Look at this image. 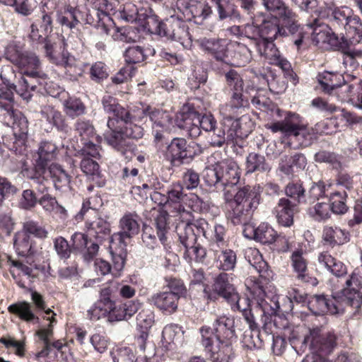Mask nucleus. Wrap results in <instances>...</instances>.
Instances as JSON below:
<instances>
[{
  "instance_id": "09e8293b",
  "label": "nucleus",
  "mask_w": 362,
  "mask_h": 362,
  "mask_svg": "<svg viewBox=\"0 0 362 362\" xmlns=\"http://www.w3.org/2000/svg\"><path fill=\"white\" fill-rule=\"evenodd\" d=\"M21 230L27 233L28 235L30 236L32 235L35 238L42 240L46 239L49 235V232L45 226L31 219L23 222Z\"/></svg>"
},
{
  "instance_id": "49530a36",
  "label": "nucleus",
  "mask_w": 362,
  "mask_h": 362,
  "mask_svg": "<svg viewBox=\"0 0 362 362\" xmlns=\"http://www.w3.org/2000/svg\"><path fill=\"white\" fill-rule=\"evenodd\" d=\"M180 243L185 247H192L197 243V236L190 222H181L176 226Z\"/></svg>"
},
{
  "instance_id": "a211bd4d",
  "label": "nucleus",
  "mask_w": 362,
  "mask_h": 362,
  "mask_svg": "<svg viewBox=\"0 0 362 362\" xmlns=\"http://www.w3.org/2000/svg\"><path fill=\"white\" fill-rule=\"evenodd\" d=\"M4 123L13 129V143L9 148L16 153L25 149L28 122L25 115H2Z\"/></svg>"
},
{
  "instance_id": "393cba45",
  "label": "nucleus",
  "mask_w": 362,
  "mask_h": 362,
  "mask_svg": "<svg viewBox=\"0 0 362 362\" xmlns=\"http://www.w3.org/2000/svg\"><path fill=\"white\" fill-rule=\"evenodd\" d=\"M71 242H74V248L76 253L82 255L84 260H93L98 253L101 243L89 238L85 233L76 232L71 236Z\"/></svg>"
},
{
  "instance_id": "680f3d73",
  "label": "nucleus",
  "mask_w": 362,
  "mask_h": 362,
  "mask_svg": "<svg viewBox=\"0 0 362 362\" xmlns=\"http://www.w3.org/2000/svg\"><path fill=\"white\" fill-rule=\"evenodd\" d=\"M119 17L121 19L129 23L138 22L139 23L141 18L140 17V8H138L134 4H127L120 13Z\"/></svg>"
},
{
  "instance_id": "6e6552de",
  "label": "nucleus",
  "mask_w": 362,
  "mask_h": 362,
  "mask_svg": "<svg viewBox=\"0 0 362 362\" xmlns=\"http://www.w3.org/2000/svg\"><path fill=\"white\" fill-rule=\"evenodd\" d=\"M13 247L19 257L25 258V261L15 260L10 257L8 263L10 266L16 267L24 275L35 279L37 274L35 271H44L45 266L35 262L36 247L35 241L21 230L18 231L13 237Z\"/></svg>"
},
{
  "instance_id": "603ef678",
  "label": "nucleus",
  "mask_w": 362,
  "mask_h": 362,
  "mask_svg": "<svg viewBox=\"0 0 362 362\" xmlns=\"http://www.w3.org/2000/svg\"><path fill=\"white\" fill-rule=\"evenodd\" d=\"M347 194L345 192H335L330 194V202L332 211L337 214H344L348 210L346 204Z\"/></svg>"
},
{
  "instance_id": "bb28decb",
  "label": "nucleus",
  "mask_w": 362,
  "mask_h": 362,
  "mask_svg": "<svg viewBox=\"0 0 362 362\" xmlns=\"http://www.w3.org/2000/svg\"><path fill=\"white\" fill-rule=\"evenodd\" d=\"M213 291L225 298L232 306L241 298L234 286L229 281V274L225 272L219 274L214 281Z\"/></svg>"
},
{
  "instance_id": "f3484780",
  "label": "nucleus",
  "mask_w": 362,
  "mask_h": 362,
  "mask_svg": "<svg viewBox=\"0 0 362 362\" xmlns=\"http://www.w3.org/2000/svg\"><path fill=\"white\" fill-rule=\"evenodd\" d=\"M160 292V309L169 313L174 312L177 307V300L186 291L185 286L180 279L165 277Z\"/></svg>"
},
{
  "instance_id": "f704fd0d",
  "label": "nucleus",
  "mask_w": 362,
  "mask_h": 362,
  "mask_svg": "<svg viewBox=\"0 0 362 362\" xmlns=\"http://www.w3.org/2000/svg\"><path fill=\"white\" fill-rule=\"evenodd\" d=\"M8 311L28 323H40V318L35 315L33 305L27 301H18L10 305Z\"/></svg>"
},
{
  "instance_id": "338daca9",
  "label": "nucleus",
  "mask_w": 362,
  "mask_h": 362,
  "mask_svg": "<svg viewBox=\"0 0 362 362\" xmlns=\"http://www.w3.org/2000/svg\"><path fill=\"white\" fill-rule=\"evenodd\" d=\"M90 74L93 81L99 83L107 78L108 67L103 62H97L91 66Z\"/></svg>"
},
{
  "instance_id": "de8ad7c7",
  "label": "nucleus",
  "mask_w": 362,
  "mask_h": 362,
  "mask_svg": "<svg viewBox=\"0 0 362 362\" xmlns=\"http://www.w3.org/2000/svg\"><path fill=\"white\" fill-rule=\"evenodd\" d=\"M274 40L260 38L255 45L258 53L268 59L269 63L280 54L274 43Z\"/></svg>"
},
{
  "instance_id": "bf43d9fd",
  "label": "nucleus",
  "mask_w": 362,
  "mask_h": 362,
  "mask_svg": "<svg viewBox=\"0 0 362 362\" xmlns=\"http://www.w3.org/2000/svg\"><path fill=\"white\" fill-rule=\"evenodd\" d=\"M286 194L297 205L304 199L305 189L300 183L290 182L285 189Z\"/></svg>"
},
{
  "instance_id": "473e14b6",
  "label": "nucleus",
  "mask_w": 362,
  "mask_h": 362,
  "mask_svg": "<svg viewBox=\"0 0 362 362\" xmlns=\"http://www.w3.org/2000/svg\"><path fill=\"white\" fill-rule=\"evenodd\" d=\"M362 124V117L357 115H339L338 116L332 117L326 119L322 122V125L325 126L324 132L326 134L332 133L334 129L339 127L349 126L354 128L355 125Z\"/></svg>"
},
{
  "instance_id": "dca6fc26",
  "label": "nucleus",
  "mask_w": 362,
  "mask_h": 362,
  "mask_svg": "<svg viewBox=\"0 0 362 362\" xmlns=\"http://www.w3.org/2000/svg\"><path fill=\"white\" fill-rule=\"evenodd\" d=\"M306 25L313 29V40L315 41L316 44L328 42L337 49L344 50L348 49L349 46L358 43L351 42L349 37L347 36V31H345V35H343L341 37H339L334 34L332 35H329L326 30L327 27L318 18H314L312 21H308Z\"/></svg>"
},
{
  "instance_id": "8fccbe9b",
  "label": "nucleus",
  "mask_w": 362,
  "mask_h": 362,
  "mask_svg": "<svg viewBox=\"0 0 362 362\" xmlns=\"http://www.w3.org/2000/svg\"><path fill=\"white\" fill-rule=\"evenodd\" d=\"M71 243V245H70L69 242L62 236H59L54 240V248L60 259H67L72 252L76 253V250L74 248V242Z\"/></svg>"
},
{
  "instance_id": "f03ea898",
  "label": "nucleus",
  "mask_w": 362,
  "mask_h": 362,
  "mask_svg": "<svg viewBox=\"0 0 362 362\" xmlns=\"http://www.w3.org/2000/svg\"><path fill=\"white\" fill-rule=\"evenodd\" d=\"M234 318L227 315L217 317L214 332L203 327L200 332L202 344L211 353L213 362H232L235 358L233 343L235 341Z\"/></svg>"
},
{
  "instance_id": "72a5a7b5",
  "label": "nucleus",
  "mask_w": 362,
  "mask_h": 362,
  "mask_svg": "<svg viewBox=\"0 0 362 362\" xmlns=\"http://www.w3.org/2000/svg\"><path fill=\"white\" fill-rule=\"evenodd\" d=\"M45 56L49 60L57 65L66 67L69 64L70 54L64 47V42L59 47V51L57 49V45L56 42H47L43 45Z\"/></svg>"
},
{
  "instance_id": "cd10ccee",
  "label": "nucleus",
  "mask_w": 362,
  "mask_h": 362,
  "mask_svg": "<svg viewBox=\"0 0 362 362\" xmlns=\"http://www.w3.org/2000/svg\"><path fill=\"white\" fill-rule=\"evenodd\" d=\"M274 211L278 223L283 226L289 227L293 223V216L298 212V205L288 198H281Z\"/></svg>"
},
{
  "instance_id": "423d86ee",
  "label": "nucleus",
  "mask_w": 362,
  "mask_h": 362,
  "mask_svg": "<svg viewBox=\"0 0 362 362\" xmlns=\"http://www.w3.org/2000/svg\"><path fill=\"white\" fill-rule=\"evenodd\" d=\"M261 197L259 187L246 185L240 187L231 200V210L228 218L233 225H245L249 223L254 211L257 209Z\"/></svg>"
},
{
  "instance_id": "13d9d810",
  "label": "nucleus",
  "mask_w": 362,
  "mask_h": 362,
  "mask_svg": "<svg viewBox=\"0 0 362 362\" xmlns=\"http://www.w3.org/2000/svg\"><path fill=\"white\" fill-rule=\"evenodd\" d=\"M124 57L128 65L140 63L145 60L146 52L140 46L129 47L125 51Z\"/></svg>"
},
{
  "instance_id": "f8f14e48",
  "label": "nucleus",
  "mask_w": 362,
  "mask_h": 362,
  "mask_svg": "<svg viewBox=\"0 0 362 362\" xmlns=\"http://www.w3.org/2000/svg\"><path fill=\"white\" fill-rule=\"evenodd\" d=\"M269 129L273 132H281L288 136H294L305 146L310 145L315 137L313 129L300 124L296 115H288L283 121L271 124Z\"/></svg>"
},
{
  "instance_id": "864d4df0",
  "label": "nucleus",
  "mask_w": 362,
  "mask_h": 362,
  "mask_svg": "<svg viewBox=\"0 0 362 362\" xmlns=\"http://www.w3.org/2000/svg\"><path fill=\"white\" fill-rule=\"evenodd\" d=\"M136 342L140 350L146 353L145 358L146 360L156 356V344L153 341L148 340V333L146 331H141V334L136 338Z\"/></svg>"
},
{
  "instance_id": "ea45409f",
  "label": "nucleus",
  "mask_w": 362,
  "mask_h": 362,
  "mask_svg": "<svg viewBox=\"0 0 362 362\" xmlns=\"http://www.w3.org/2000/svg\"><path fill=\"white\" fill-rule=\"evenodd\" d=\"M90 235L93 236L97 241L103 243L107 239L110 240V225L101 218H98L91 222L86 223Z\"/></svg>"
},
{
  "instance_id": "c756f323",
  "label": "nucleus",
  "mask_w": 362,
  "mask_h": 362,
  "mask_svg": "<svg viewBox=\"0 0 362 362\" xmlns=\"http://www.w3.org/2000/svg\"><path fill=\"white\" fill-rule=\"evenodd\" d=\"M197 43L203 50L211 54L217 61L225 62L228 54L226 40L202 37L197 40Z\"/></svg>"
},
{
  "instance_id": "052dcab7",
  "label": "nucleus",
  "mask_w": 362,
  "mask_h": 362,
  "mask_svg": "<svg viewBox=\"0 0 362 362\" xmlns=\"http://www.w3.org/2000/svg\"><path fill=\"white\" fill-rule=\"evenodd\" d=\"M101 303H102L95 302L87 310V317L90 320L98 321L103 317L108 318V312H110V309Z\"/></svg>"
},
{
  "instance_id": "412c9836",
  "label": "nucleus",
  "mask_w": 362,
  "mask_h": 362,
  "mask_svg": "<svg viewBox=\"0 0 362 362\" xmlns=\"http://www.w3.org/2000/svg\"><path fill=\"white\" fill-rule=\"evenodd\" d=\"M362 288V265L356 267L344 283L340 292L348 305L358 309L362 304L360 290Z\"/></svg>"
},
{
  "instance_id": "2eb2a0df",
  "label": "nucleus",
  "mask_w": 362,
  "mask_h": 362,
  "mask_svg": "<svg viewBox=\"0 0 362 362\" xmlns=\"http://www.w3.org/2000/svg\"><path fill=\"white\" fill-rule=\"evenodd\" d=\"M267 10L274 13L281 18L283 25L289 26V32L292 35H297V38L292 40L298 47L303 42V33L300 29L296 19L297 16L290 8L285 6L281 0H262Z\"/></svg>"
},
{
  "instance_id": "79ce46f5",
  "label": "nucleus",
  "mask_w": 362,
  "mask_h": 362,
  "mask_svg": "<svg viewBox=\"0 0 362 362\" xmlns=\"http://www.w3.org/2000/svg\"><path fill=\"white\" fill-rule=\"evenodd\" d=\"M83 19L82 12L77 7L67 6L64 11L57 13V23L62 27L72 29Z\"/></svg>"
},
{
  "instance_id": "4d7b16f0",
  "label": "nucleus",
  "mask_w": 362,
  "mask_h": 362,
  "mask_svg": "<svg viewBox=\"0 0 362 362\" xmlns=\"http://www.w3.org/2000/svg\"><path fill=\"white\" fill-rule=\"evenodd\" d=\"M199 175L192 169H187L183 173L180 183L183 189L188 190L196 189L199 185Z\"/></svg>"
},
{
  "instance_id": "58836bf2",
  "label": "nucleus",
  "mask_w": 362,
  "mask_h": 362,
  "mask_svg": "<svg viewBox=\"0 0 362 362\" xmlns=\"http://www.w3.org/2000/svg\"><path fill=\"white\" fill-rule=\"evenodd\" d=\"M317 81L325 93L332 94V91L337 90L344 83L342 74L325 71L317 76Z\"/></svg>"
},
{
  "instance_id": "6e6d98bb",
  "label": "nucleus",
  "mask_w": 362,
  "mask_h": 362,
  "mask_svg": "<svg viewBox=\"0 0 362 362\" xmlns=\"http://www.w3.org/2000/svg\"><path fill=\"white\" fill-rule=\"evenodd\" d=\"M111 356L114 362H139L132 349L127 346L117 348Z\"/></svg>"
},
{
  "instance_id": "774afa93",
  "label": "nucleus",
  "mask_w": 362,
  "mask_h": 362,
  "mask_svg": "<svg viewBox=\"0 0 362 362\" xmlns=\"http://www.w3.org/2000/svg\"><path fill=\"white\" fill-rule=\"evenodd\" d=\"M37 3L35 0H16L15 4L11 6L15 7V11L24 16H30L37 8Z\"/></svg>"
},
{
  "instance_id": "b1692460",
  "label": "nucleus",
  "mask_w": 362,
  "mask_h": 362,
  "mask_svg": "<svg viewBox=\"0 0 362 362\" xmlns=\"http://www.w3.org/2000/svg\"><path fill=\"white\" fill-rule=\"evenodd\" d=\"M170 223V218L167 211L160 209V241L163 245L166 253L165 257L166 264H165V267L174 270L178 259L177 256L170 250L171 249V233L173 232Z\"/></svg>"
},
{
  "instance_id": "4be33fe9",
  "label": "nucleus",
  "mask_w": 362,
  "mask_h": 362,
  "mask_svg": "<svg viewBox=\"0 0 362 362\" xmlns=\"http://www.w3.org/2000/svg\"><path fill=\"white\" fill-rule=\"evenodd\" d=\"M176 7L185 21H191L194 19L197 23H202L212 13L211 6L208 3L197 0H177Z\"/></svg>"
},
{
  "instance_id": "c85d7f7f",
  "label": "nucleus",
  "mask_w": 362,
  "mask_h": 362,
  "mask_svg": "<svg viewBox=\"0 0 362 362\" xmlns=\"http://www.w3.org/2000/svg\"><path fill=\"white\" fill-rule=\"evenodd\" d=\"M291 266L297 280L304 282L315 284V279H313L308 273V261L303 256L302 249L293 251L290 257Z\"/></svg>"
},
{
  "instance_id": "7c9ffc66",
  "label": "nucleus",
  "mask_w": 362,
  "mask_h": 362,
  "mask_svg": "<svg viewBox=\"0 0 362 362\" xmlns=\"http://www.w3.org/2000/svg\"><path fill=\"white\" fill-rule=\"evenodd\" d=\"M138 301L129 300L123 304L113 303L108 312V322H118L127 320L132 317L139 310Z\"/></svg>"
},
{
  "instance_id": "0e129e2a",
  "label": "nucleus",
  "mask_w": 362,
  "mask_h": 362,
  "mask_svg": "<svg viewBox=\"0 0 362 362\" xmlns=\"http://www.w3.org/2000/svg\"><path fill=\"white\" fill-rule=\"evenodd\" d=\"M315 160L319 163H327L333 168H339L341 166L339 157L334 153L326 151H320L315 154Z\"/></svg>"
},
{
  "instance_id": "7ed1b4c3",
  "label": "nucleus",
  "mask_w": 362,
  "mask_h": 362,
  "mask_svg": "<svg viewBox=\"0 0 362 362\" xmlns=\"http://www.w3.org/2000/svg\"><path fill=\"white\" fill-rule=\"evenodd\" d=\"M57 146L52 142H42L38 151V158L33 172L28 177L32 181L31 185L40 193L47 192L48 177H50L57 189L69 187L71 177L60 165L52 163L47 168V162L56 156Z\"/></svg>"
},
{
  "instance_id": "f257e3e1",
  "label": "nucleus",
  "mask_w": 362,
  "mask_h": 362,
  "mask_svg": "<svg viewBox=\"0 0 362 362\" xmlns=\"http://www.w3.org/2000/svg\"><path fill=\"white\" fill-rule=\"evenodd\" d=\"M24 69L23 75L16 85L11 84L6 90H0V111L13 112L12 90H14L24 100H28L35 91L37 86H43L47 93V75L41 70V62L38 57L33 52H25L18 65Z\"/></svg>"
},
{
  "instance_id": "9d476101",
  "label": "nucleus",
  "mask_w": 362,
  "mask_h": 362,
  "mask_svg": "<svg viewBox=\"0 0 362 362\" xmlns=\"http://www.w3.org/2000/svg\"><path fill=\"white\" fill-rule=\"evenodd\" d=\"M337 335L332 332L322 333V327L309 329V332L304 337L303 346H308L313 352L307 355L303 362H331L324 356L331 354L337 346Z\"/></svg>"
},
{
  "instance_id": "e2e57ef3",
  "label": "nucleus",
  "mask_w": 362,
  "mask_h": 362,
  "mask_svg": "<svg viewBox=\"0 0 362 362\" xmlns=\"http://www.w3.org/2000/svg\"><path fill=\"white\" fill-rule=\"evenodd\" d=\"M193 230L195 231L197 239L202 235L206 239L212 238V228L209 227L208 222L204 218H199L194 222H190Z\"/></svg>"
},
{
  "instance_id": "69168bd1",
  "label": "nucleus",
  "mask_w": 362,
  "mask_h": 362,
  "mask_svg": "<svg viewBox=\"0 0 362 362\" xmlns=\"http://www.w3.org/2000/svg\"><path fill=\"white\" fill-rule=\"evenodd\" d=\"M18 192V188L6 177L0 176V207L4 200Z\"/></svg>"
},
{
  "instance_id": "9b49d317",
  "label": "nucleus",
  "mask_w": 362,
  "mask_h": 362,
  "mask_svg": "<svg viewBox=\"0 0 362 362\" xmlns=\"http://www.w3.org/2000/svg\"><path fill=\"white\" fill-rule=\"evenodd\" d=\"M327 18L334 29L347 31L351 42H360L362 40V24L360 18L352 16V10L348 7L329 8Z\"/></svg>"
},
{
  "instance_id": "5701e85b",
  "label": "nucleus",
  "mask_w": 362,
  "mask_h": 362,
  "mask_svg": "<svg viewBox=\"0 0 362 362\" xmlns=\"http://www.w3.org/2000/svg\"><path fill=\"white\" fill-rule=\"evenodd\" d=\"M165 37L168 40L179 42L183 45V40L189 37L188 27L180 17L170 16L160 22V37Z\"/></svg>"
},
{
  "instance_id": "20e7f679",
  "label": "nucleus",
  "mask_w": 362,
  "mask_h": 362,
  "mask_svg": "<svg viewBox=\"0 0 362 362\" xmlns=\"http://www.w3.org/2000/svg\"><path fill=\"white\" fill-rule=\"evenodd\" d=\"M134 119L132 115H112L107 121L110 131L104 135L107 144L125 158L131 157L134 149L129 139H139L144 135L143 129L134 123Z\"/></svg>"
},
{
  "instance_id": "37998d69",
  "label": "nucleus",
  "mask_w": 362,
  "mask_h": 362,
  "mask_svg": "<svg viewBox=\"0 0 362 362\" xmlns=\"http://www.w3.org/2000/svg\"><path fill=\"white\" fill-rule=\"evenodd\" d=\"M322 238L326 243L332 247L343 245L349 240L348 233L337 226H325L323 229Z\"/></svg>"
},
{
  "instance_id": "4c0bfd02",
  "label": "nucleus",
  "mask_w": 362,
  "mask_h": 362,
  "mask_svg": "<svg viewBox=\"0 0 362 362\" xmlns=\"http://www.w3.org/2000/svg\"><path fill=\"white\" fill-rule=\"evenodd\" d=\"M81 168L86 174L90 182H94L98 187H102L105 184V179L100 171L98 163L90 158H83L81 161Z\"/></svg>"
},
{
  "instance_id": "aec40b11",
  "label": "nucleus",
  "mask_w": 362,
  "mask_h": 362,
  "mask_svg": "<svg viewBox=\"0 0 362 362\" xmlns=\"http://www.w3.org/2000/svg\"><path fill=\"white\" fill-rule=\"evenodd\" d=\"M227 86L230 88L233 94L230 98L229 106L230 110L236 112H245L249 107L247 100L243 98V79L234 69H230L225 74Z\"/></svg>"
},
{
  "instance_id": "39448f33",
  "label": "nucleus",
  "mask_w": 362,
  "mask_h": 362,
  "mask_svg": "<svg viewBox=\"0 0 362 362\" xmlns=\"http://www.w3.org/2000/svg\"><path fill=\"white\" fill-rule=\"evenodd\" d=\"M139 217L135 213L124 214L119 221L121 230L110 238V253L113 262V269L119 272L124 268L127 257V240L139 232Z\"/></svg>"
},
{
  "instance_id": "3c124183",
  "label": "nucleus",
  "mask_w": 362,
  "mask_h": 362,
  "mask_svg": "<svg viewBox=\"0 0 362 362\" xmlns=\"http://www.w3.org/2000/svg\"><path fill=\"white\" fill-rule=\"evenodd\" d=\"M219 264L218 267L223 271L233 270L237 263L235 252L230 249L222 250L218 257Z\"/></svg>"
},
{
  "instance_id": "5fc2aeb1",
  "label": "nucleus",
  "mask_w": 362,
  "mask_h": 362,
  "mask_svg": "<svg viewBox=\"0 0 362 362\" xmlns=\"http://www.w3.org/2000/svg\"><path fill=\"white\" fill-rule=\"evenodd\" d=\"M183 189L180 183L173 184L170 189L166 190V194L160 193V205H165L169 202L175 203L183 199Z\"/></svg>"
},
{
  "instance_id": "1a4fd4ad",
  "label": "nucleus",
  "mask_w": 362,
  "mask_h": 362,
  "mask_svg": "<svg viewBox=\"0 0 362 362\" xmlns=\"http://www.w3.org/2000/svg\"><path fill=\"white\" fill-rule=\"evenodd\" d=\"M247 287L250 289V293L257 301L256 307L254 309L251 308L250 309L242 308L241 303H243L245 305L249 306V298L243 297L234 303L231 309L242 312L250 328L252 330H255L258 328V324L256 322L257 315L262 317H266L267 315H271L276 313V310L279 308V305L277 302H274V305H272L267 301L265 291L259 281H255L250 287Z\"/></svg>"
},
{
  "instance_id": "6ab92c4d",
  "label": "nucleus",
  "mask_w": 362,
  "mask_h": 362,
  "mask_svg": "<svg viewBox=\"0 0 362 362\" xmlns=\"http://www.w3.org/2000/svg\"><path fill=\"white\" fill-rule=\"evenodd\" d=\"M52 15L53 12L47 11L42 7L40 16L30 27L29 38L33 43L43 46L45 43L52 42L49 34L53 30Z\"/></svg>"
},
{
  "instance_id": "a878e982",
  "label": "nucleus",
  "mask_w": 362,
  "mask_h": 362,
  "mask_svg": "<svg viewBox=\"0 0 362 362\" xmlns=\"http://www.w3.org/2000/svg\"><path fill=\"white\" fill-rule=\"evenodd\" d=\"M289 35L294 36L289 32V26L283 25L281 18L271 16L262 19L260 23V38L276 40Z\"/></svg>"
},
{
  "instance_id": "0eeeda50",
  "label": "nucleus",
  "mask_w": 362,
  "mask_h": 362,
  "mask_svg": "<svg viewBox=\"0 0 362 362\" xmlns=\"http://www.w3.org/2000/svg\"><path fill=\"white\" fill-rule=\"evenodd\" d=\"M240 170L236 162L228 160L214 168H206L203 179L206 185L214 187L217 192H223L226 202L232 199L233 194L228 188L235 186L240 181Z\"/></svg>"
},
{
  "instance_id": "c9c22d12",
  "label": "nucleus",
  "mask_w": 362,
  "mask_h": 362,
  "mask_svg": "<svg viewBox=\"0 0 362 362\" xmlns=\"http://www.w3.org/2000/svg\"><path fill=\"white\" fill-rule=\"evenodd\" d=\"M186 141L182 138H174L166 146L165 157L173 165H179L187 157Z\"/></svg>"
},
{
  "instance_id": "e433bc0d",
  "label": "nucleus",
  "mask_w": 362,
  "mask_h": 362,
  "mask_svg": "<svg viewBox=\"0 0 362 362\" xmlns=\"http://www.w3.org/2000/svg\"><path fill=\"white\" fill-rule=\"evenodd\" d=\"M318 263L325 267L329 272L337 277H341L347 274L346 266L341 261L336 259L327 252H322L318 255Z\"/></svg>"
},
{
  "instance_id": "a19ab883",
  "label": "nucleus",
  "mask_w": 362,
  "mask_h": 362,
  "mask_svg": "<svg viewBox=\"0 0 362 362\" xmlns=\"http://www.w3.org/2000/svg\"><path fill=\"white\" fill-rule=\"evenodd\" d=\"M141 20L139 24L144 30L150 35H158V19L151 7L140 8Z\"/></svg>"
},
{
  "instance_id": "4468645a",
  "label": "nucleus",
  "mask_w": 362,
  "mask_h": 362,
  "mask_svg": "<svg viewBox=\"0 0 362 362\" xmlns=\"http://www.w3.org/2000/svg\"><path fill=\"white\" fill-rule=\"evenodd\" d=\"M244 226L243 233L245 237L249 239H254L256 241L263 244H272L273 243H284L280 248L283 252H286L290 249L288 240L281 235H278L276 231L267 223H262L257 228L254 226L246 223Z\"/></svg>"
},
{
  "instance_id": "ddd939ff",
  "label": "nucleus",
  "mask_w": 362,
  "mask_h": 362,
  "mask_svg": "<svg viewBox=\"0 0 362 362\" xmlns=\"http://www.w3.org/2000/svg\"><path fill=\"white\" fill-rule=\"evenodd\" d=\"M348 305L341 293H334L331 298L325 295H314L308 299V306L315 315L325 314L341 315Z\"/></svg>"
},
{
  "instance_id": "c03bdc74",
  "label": "nucleus",
  "mask_w": 362,
  "mask_h": 362,
  "mask_svg": "<svg viewBox=\"0 0 362 362\" xmlns=\"http://www.w3.org/2000/svg\"><path fill=\"white\" fill-rule=\"evenodd\" d=\"M245 169L247 173L255 172H269L271 166L267 163L265 157L257 153H250L247 156Z\"/></svg>"
},
{
  "instance_id": "2f4dec72",
  "label": "nucleus",
  "mask_w": 362,
  "mask_h": 362,
  "mask_svg": "<svg viewBox=\"0 0 362 362\" xmlns=\"http://www.w3.org/2000/svg\"><path fill=\"white\" fill-rule=\"evenodd\" d=\"M252 59L250 49L244 44L237 43L232 50L228 51L224 64L241 67L249 64Z\"/></svg>"
},
{
  "instance_id": "a18cd8bd",
  "label": "nucleus",
  "mask_w": 362,
  "mask_h": 362,
  "mask_svg": "<svg viewBox=\"0 0 362 362\" xmlns=\"http://www.w3.org/2000/svg\"><path fill=\"white\" fill-rule=\"evenodd\" d=\"M213 6H215L221 20L226 18L239 19L240 14L236 6L229 0H209Z\"/></svg>"
}]
</instances>
